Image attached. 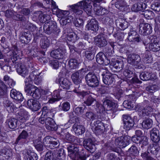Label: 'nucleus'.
I'll list each match as a JSON object with an SVG mask.
<instances>
[{
    "label": "nucleus",
    "instance_id": "13d9d810",
    "mask_svg": "<svg viewBox=\"0 0 160 160\" xmlns=\"http://www.w3.org/2000/svg\"><path fill=\"white\" fill-rule=\"evenodd\" d=\"M152 146L150 147V152L153 154H156L160 149V145L157 143H155Z\"/></svg>",
    "mask_w": 160,
    "mask_h": 160
},
{
    "label": "nucleus",
    "instance_id": "a18cd8bd",
    "mask_svg": "<svg viewBox=\"0 0 160 160\" xmlns=\"http://www.w3.org/2000/svg\"><path fill=\"white\" fill-rule=\"evenodd\" d=\"M28 80V78H26L25 81V91L30 95L31 93L33 91V88H32V83Z\"/></svg>",
    "mask_w": 160,
    "mask_h": 160
},
{
    "label": "nucleus",
    "instance_id": "0eeeda50",
    "mask_svg": "<svg viewBox=\"0 0 160 160\" xmlns=\"http://www.w3.org/2000/svg\"><path fill=\"white\" fill-rule=\"evenodd\" d=\"M101 71H103L102 74V81L105 84L109 85L112 84L115 82V79L113 75L110 73L105 68V70L101 69Z\"/></svg>",
    "mask_w": 160,
    "mask_h": 160
},
{
    "label": "nucleus",
    "instance_id": "49530a36",
    "mask_svg": "<svg viewBox=\"0 0 160 160\" xmlns=\"http://www.w3.org/2000/svg\"><path fill=\"white\" fill-rule=\"evenodd\" d=\"M141 55L142 57V60L144 63H149L151 62V56L150 52L149 51H146L145 53Z\"/></svg>",
    "mask_w": 160,
    "mask_h": 160
},
{
    "label": "nucleus",
    "instance_id": "5701e85b",
    "mask_svg": "<svg viewBox=\"0 0 160 160\" xmlns=\"http://www.w3.org/2000/svg\"><path fill=\"white\" fill-rule=\"evenodd\" d=\"M137 108H138V110L141 113L140 115L142 116H148L149 113L152 112L153 109L150 106H147L144 107L142 105H138Z\"/></svg>",
    "mask_w": 160,
    "mask_h": 160
},
{
    "label": "nucleus",
    "instance_id": "6e6552de",
    "mask_svg": "<svg viewBox=\"0 0 160 160\" xmlns=\"http://www.w3.org/2000/svg\"><path fill=\"white\" fill-rule=\"evenodd\" d=\"M141 58L138 54L130 55L128 58V62L130 64L134 65L135 68H140L141 67Z\"/></svg>",
    "mask_w": 160,
    "mask_h": 160
},
{
    "label": "nucleus",
    "instance_id": "c756f323",
    "mask_svg": "<svg viewBox=\"0 0 160 160\" xmlns=\"http://www.w3.org/2000/svg\"><path fill=\"white\" fill-rule=\"evenodd\" d=\"M151 140L155 143H157L160 140L159 131L155 128H153L150 131Z\"/></svg>",
    "mask_w": 160,
    "mask_h": 160
},
{
    "label": "nucleus",
    "instance_id": "e2e57ef3",
    "mask_svg": "<svg viewBox=\"0 0 160 160\" xmlns=\"http://www.w3.org/2000/svg\"><path fill=\"white\" fill-rule=\"evenodd\" d=\"M138 152L137 148L134 146H132L128 151L129 155L131 156H136L138 155Z\"/></svg>",
    "mask_w": 160,
    "mask_h": 160
},
{
    "label": "nucleus",
    "instance_id": "2f4dec72",
    "mask_svg": "<svg viewBox=\"0 0 160 160\" xmlns=\"http://www.w3.org/2000/svg\"><path fill=\"white\" fill-rule=\"evenodd\" d=\"M50 56L57 59L62 58L64 56L65 51L60 49H58L52 51L50 53Z\"/></svg>",
    "mask_w": 160,
    "mask_h": 160
},
{
    "label": "nucleus",
    "instance_id": "a878e982",
    "mask_svg": "<svg viewBox=\"0 0 160 160\" xmlns=\"http://www.w3.org/2000/svg\"><path fill=\"white\" fill-rule=\"evenodd\" d=\"M56 82L59 84L63 89H69L71 84L68 80L63 77L57 78Z\"/></svg>",
    "mask_w": 160,
    "mask_h": 160
},
{
    "label": "nucleus",
    "instance_id": "8fccbe9b",
    "mask_svg": "<svg viewBox=\"0 0 160 160\" xmlns=\"http://www.w3.org/2000/svg\"><path fill=\"white\" fill-rule=\"evenodd\" d=\"M152 124V121L150 118L144 119L142 123V126L143 128L147 129L151 128Z\"/></svg>",
    "mask_w": 160,
    "mask_h": 160
},
{
    "label": "nucleus",
    "instance_id": "1a4fd4ad",
    "mask_svg": "<svg viewBox=\"0 0 160 160\" xmlns=\"http://www.w3.org/2000/svg\"><path fill=\"white\" fill-rule=\"evenodd\" d=\"M151 42L148 45L149 49L153 52H157L160 50V42L157 37L155 36H152L150 38Z\"/></svg>",
    "mask_w": 160,
    "mask_h": 160
},
{
    "label": "nucleus",
    "instance_id": "09e8293b",
    "mask_svg": "<svg viewBox=\"0 0 160 160\" xmlns=\"http://www.w3.org/2000/svg\"><path fill=\"white\" fill-rule=\"evenodd\" d=\"M73 114L72 113H70L69 114L70 119L68 120V122L65 124L66 127H69L70 126V124L73 123L75 122L78 123L79 122V118L77 116L73 117Z\"/></svg>",
    "mask_w": 160,
    "mask_h": 160
},
{
    "label": "nucleus",
    "instance_id": "774afa93",
    "mask_svg": "<svg viewBox=\"0 0 160 160\" xmlns=\"http://www.w3.org/2000/svg\"><path fill=\"white\" fill-rule=\"evenodd\" d=\"M151 8L154 10L156 14L160 12V3H156L152 4L151 5Z\"/></svg>",
    "mask_w": 160,
    "mask_h": 160
},
{
    "label": "nucleus",
    "instance_id": "052dcab7",
    "mask_svg": "<svg viewBox=\"0 0 160 160\" xmlns=\"http://www.w3.org/2000/svg\"><path fill=\"white\" fill-rule=\"evenodd\" d=\"M8 87L4 82L0 80V96L3 95L7 92Z\"/></svg>",
    "mask_w": 160,
    "mask_h": 160
},
{
    "label": "nucleus",
    "instance_id": "aec40b11",
    "mask_svg": "<svg viewBox=\"0 0 160 160\" xmlns=\"http://www.w3.org/2000/svg\"><path fill=\"white\" fill-rule=\"evenodd\" d=\"M28 108L32 110L36 111L41 108V104L38 101L33 99H29L27 102Z\"/></svg>",
    "mask_w": 160,
    "mask_h": 160
},
{
    "label": "nucleus",
    "instance_id": "4d7b16f0",
    "mask_svg": "<svg viewBox=\"0 0 160 160\" xmlns=\"http://www.w3.org/2000/svg\"><path fill=\"white\" fill-rule=\"evenodd\" d=\"M26 157L27 160H37L38 159L37 154L30 150L27 151Z\"/></svg>",
    "mask_w": 160,
    "mask_h": 160
},
{
    "label": "nucleus",
    "instance_id": "f03ea898",
    "mask_svg": "<svg viewBox=\"0 0 160 160\" xmlns=\"http://www.w3.org/2000/svg\"><path fill=\"white\" fill-rule=\"evenodd\" d=\"M38 121L42 124L45 123L46 128L48 130L53 131H56L57 129V125L52 118L42 116L39 119Z\"/></svg>",
    "mask_w": 160,
    "mask_h": 160
},
{
    "label": "nucleus",
    "instance_id": "4468645a",
    "mask_svg": "<svg viewBox=\"0 0 160 160\" xmlns=\"http://www.w3.org/2000/svg\"><path fill=\"white\" fill-rule=\"evenodd\" d=\"M123 121L124 122V128L127 130L131 129L134 124L133 119L131 117L127 115H123Z\"/></svg>",
    "mask_w": 160,
    "mask_h": 160
},
{
    "label": "nucleus",
    "instance_id": "b1692460",
    "mask_svg": "<svg viewBox=\"0 0 160 160\" xmlns=\"http://www.w3.org/2000/svg\"><path fill=\"white\" fill-rule=\"evenodd\" d=\"M32 83V82L37 85H38L41 82L42 80L41 78L38 75V73L36 71H32L31 73L28 78Z\"/></svg>",
    "mask_w": 160,
    "mask_h": 160
},
{
    "label": "nucleus",
    "instance_id": "864d4df0",
    "mask_svg": "<svg viewBox=\"0 0 160 160\" xmlns=\"http://www.w3.org/2000/svg\"><path fill=\"white\" fill-rule=\"evenodd\" d=\"M141 14L143 15L146 18L148 19H152L155 15V14L152 11L148 10L143 11Z\"/></svg>",
    "mask_w": 160,
    "mask_h": 160
},
{
    "label": "nucleus",
    "instance_id": "9d476101",
    "mask_svg": "<svg viewBox=\"0 0 160 160\" xmlns=\"http://www.w3.org/2000/svg\"><path fill=\"white\" fill-rule=\"evenodd\" d=\"M63 12H66L67 15H64L62 17H58L61 19L59 20V22L61 25L62 27H68L70 26L71 24L72 21L73 19V16L71 15L68 16L69 12L68 11H63Z\"/></svg>",
    "mask_w": 160,
    "mask_h": 160
},
{
    "label": "nucleus",
    "instance_id": "bb28decb",
    "mask_svg": "<svg viewBox=\"0 0 160 160\" xmlns=\"http://www.w3.org/2000/svg\"><path fill=\"white\" fill-rule=\"evenodd\" d=\"M95 126L94 132L96 135L102 134L103 132L104 126L103 123L100 120H97L94 122Z\"/></svg>",
    "mask_w": 160,
    "mask_h": 160
},
{
    "label": "nucleus",
    "instance_id": "ddd939ff",
    "mask_svg": "<svg viewBox=\"0 0 160 160\" xmlns=\"http://www.w3.org/2000/svg\"><path fill=\"white\" fill-rule=\"evenodd\" d=\"M130 138L127 136L119 137L116 138L115 140V144L120 148H123L128 144Z\"/></svg>",
    "mask_w": 160,
    "mask_h": 160
},
{
    "label": "nucleus",
    "instance_id": "39448f33",
    "mask_svg": "<svg viewBox=\"0 0 160 160\" xmlns=\"http://www.w3.org/2000/svg\"><path fill=\"white\" fill-rule=\"evenodd\" d=\"M87 84L90 87L95 88L99 85V82L97 77L93 72H89L86 76Z\"/></svg>",
    "mask_w": 160,
    "mask_h": 160
},
{
    "label": "nucleus",
    "instance_id": "de8ad7c7",
    "mask_svg": "<svg viewBox=\"0 0 160 160\" xmlns=\"http://www.w3.org/2000/svg\"><path fill=\"white\" fill-rule=\"evenodd\" d=\"M106 58L104 53L102 52H99L96 56V59L98 63L100 64H103Z\"/></svg>",
    "mask_w": 160,
    "mask_h": 160
},
{
    "label": "nucleus",
    "instance_id": "338daca9",
    "mask_svg": "<svg viewBox=\"0 0 160 160\" xmlns=\"http://www.w3.org/2000/svg\"><path fill=\"white\" fill-rule=\"evenodd\" d=\"M49 63L51 66L54 69H57L59 67V62L57 60H51L49 61Z\"/></svg>",
    "mask_w": 160,
    "mask_h": 160
},
{
    "label": "nucleus",
    "instance_id": "72a5a7b5",
    "mask_svg": "<svg viewBox=\"0 0 160 160\" xmlns=\"http://www.w3.org/2000/svg\"><path fill=\"white\" fill-rule=\"evenodd\" d=\"M116 24L117 27L121 30H124L128 27V23L125 20L119 18L116 20Z\"/></svg>",
    "mask_w": 160,
    "mask_h": 160
},
{
    "label": "nucleus",
    "instance_id": "f257e3e1",
    "mask_svg": "<svg viewBox=\"0 0 160 160\" xmlns=\"http://www.w3.org/2000/svg\"><path fill=\"white\" fill-rule=\"evenodd\" d=\"M102 0H84L77 4L75 6H73L72 9L73 12L77 15L82 14V9L89 15H90L92 11V6L91 5V2L94 3H99Z\"/></svg>",
    "mask_w": 160,
    "mask_h": 160
},
{
    "label": "nucleus",
    "instance_id": "c85d7f7f",
    "mask_svg": "<svg viewBox=\"0 0 160 160\" xmlns=\"http://www.w3.org/2000/svg\"><path fill=\"white\" fill-rule=\"evenodd\" d=\"M152 70V68H149L144 72H142L139 75L140 79L143 81H148L152 79L153 78L151 77Z\"/></svg>",
    "mask_w": 160,
    "mask_h": 160
},
{
    "label": "nucleus",
    "instance_id": "680f3d73",
    "mask_svg": "<svg viewBox=\"0 0 160 160\" xmlns=\"http://www.w3.org/2000/svg\"><path fill=\"white\" fill-rule=\"evenodd\" d=\"M94 102L97 104V102L96 100L91 96H89L87 98L86 100L83 103L88 106H90Z\"/></svg>",
    "mask_w": 160,
    "mask_h": 160
},
{
    "label": "nucleus",
    "instance_id": "e433bc0d",
    "mask_svg": "<svg viewBox=\"0 0 160 160\" xmlns=\"http://www.w3.org/2000/svg\"><path fill=\"white\" fill-rule=\"evenodd\" d=\"M146 8V4L143 2H138L133 5L131 10L132 11L137 12L142 11Z\"/></svg>",
    "mask_w": 160,
    "mask_h": 160
},
{
    "label": "nucleus",
    "instance_id": "69168bd1",
    "mask_svg": "<svg viewBox=\"0 0 160 160\" xmlns=\"http://www.w3.org/2000/svg\"><path fill=\"white\" fill-rule=\"evenodd\" d=\"M19 58V54L18 51L16 50L12 52L11 54V59L13 63L16 61Z\"/></svg>",
    "mask_w": 160,
    "mask_h": 160
},
{
    "label": "nucleus",
    "instance_id": "c03bdc74",
    "mask_svg": "<svg viewBox=\"0 0 160 160\" xmlns=\"http://www.w3.org/2000/svg\"><path fill=\"white\" fill-rule=\"evenodd\" d=\"M132 139L133 141H135L136 143H139L141 144V147L142 146H146L148 143V138L145 136H142L140 138L133 137Z\"/></svg>",
    "mask_w": 160,
    "mask_h": 160
},
{
    "label": "nucleus",
    "instance_id": "f8f14e48",
    "mask_svg": "<svg viewBox=\"0 0 160 160\" xmlns=\"http://www.w3.org/2000/svg\"><path fill=\"white\" fill-rule=\"evenodd\" d=\"M104 107L106 109L107 113H113L115 112L117 108V105L116 103L112 102V101L107 99L103 102Z\"/></svg>",
    "mask_w": 160,
    "mask_h": 160
},
{
    "label": "nucleus",
    "instance_id": "ea45409f",
    "mask_svg": "<svg viewBox=\"0 0 160 160\" xmlns=\"http://www.w3.org/2000/svg\"><path fill=\"white\" fill-rule=\"evenodd\" d=\"M28 136V133L27 131L25 130H22L17 138L15 142V144H17L18 143H22L23 140L27 139Z\"/></svg>",
    "mask_w": 160,
    "mask_h": 160
},
{
    "label": "nucleus",
    "instance_id": "a211bd4d",
    "mask_svg": "<svg viewBox=\"0 0 160 160\" xmlns=\"http://www.w3.org/2000/svg\"><path fill=\"white\" fill-rule=\"evenodd\" d=\"M86 29L88 31H97L98 29V21L95 19H91L90 21H88L86 26Z\"/></svg>",
    "mask_w": 160,
    "mask_h": 160
},
{
    "label": "nucleus",
    "instance_id": "6e6d98bb",
    "mask_svg": "<svg viewBox=\"0 0 160 160\" xmlns=\"http://www.w3.org/2000/svg\"><path fill=\"white\" fill-rule=\"evenodd\" d=\"M131 67L130 66L127 65L123 68V75L125 77L130 78L132 77V72L130 70Z\"/></svg>",
    "mask_w": 160,
    "mask_h": 160
},
{
    "label": "nucleus",
    "instance_id": "bf43d9fd",
    "mask_svg": "<svg viewBox=\"0 0 160 160\" xmlns=\"http://www.w3.org/2000/svg\"><path fill=\"white\" fill-rule=\"evenodd\" d=\"M30 95L32 96L34 98L36 99H40L41 97L40 90L37 88L36 89L34 88L33 91L30 94Z\"/></svg>",
    "mask_w": 160,
    "mask_h": 160
},
{
    "label": "nucleus",
    "instance_id": "393cba45",
    "mask_svg": "<svg viewBox=\"0 0 160 160\" xmlns=\"http://www.w3.org/2000/svg\"><path fill=\"white\" fill-rule=\"evenodd\" d=\"M0 155V158L3 160H8L12 155V150L7 148H4L1 151Z\"/></svg>",
    "mask_w": 160,
    "mask_h": 160
},
{
    "label": "nucleus",
    "instance_id": "a19ab883",
    "mask_svg": "<svg viewBox=\"0 0 160 160\" xmlns=\"http://www.w3.org/2000/svg\"><path fill=\"white\" fill-rule=\"evenodd\" d=\"M18 120L15 118H12L7 120L6 122L9 128L14 129L16 128L18 125Z\"/></svg>",
    "mask_w": 160,
    "mask_h": 160
},
{
    "label": "nucleus",
    "instance_id": "3c124183",
    "mask_svg": "<svg viewBox=\"0 0 160 160\" xmlns=\"http://www.w3.org/2000/svg\"><path fill=\"white\" fill-rule=\"evenodd\" d=\"M40 45L43 49L47 48L49 45V41L46 37H43L40 40Z\"/></svg>",
    "mask_w": 160,
    "mask_h": 160
},
{
    "label": "nucleus",
    "instance_id": "f3484780",
    "mask_svg": "<svg viewBox=\"0 0 160 160\" xmlns=\"http://www.w3.org/2000/svg\"><path fill=\"white\" fill-rule=\"evenodd\" d=\"M68 156L72 160L75 159L78 155V147L72 145L68 147Z\"/></svg>",
    "mask_w": 160,
    "mask_h": 160
},
{
    "label": "nucleus",
    "instance_id": "37998d69",
    "mask_svg": "<svg viewBox=\"0 0 160 160\" xmlns=\"http://www.w3.org/2000/svg\"><path fill=\"white\" fill-rule=\"evenodd\" d=\"M110 64L118 71H120L124 68V63L122 60H116L115 62H111Z\"/></svg>",
    "mask_w": 160,
    "mask_h": 160
},
{
    "label": "nucleus",
    "instance_id": "7ed1b4c3",
    "mask_svg": "<svg viewBox=\"0 0 160 160\" xmlns=\"http://www.w3.org/2000/svg\"><path fill=\"white\" fill-rule=\"evenodd\" d=\"M43 30L49 34L52 33L57 34L60 32V29L57 27V23L53 21H50L46 23L43 26Z\"/></svg>",
    "mask_w": 160,
    "mask_h": 160
},
{
    "label": "nucleus",
    "instance_id": "4c0bfd02",
    "mask_svg": "<svg viewBox=\"0 0 160 160\" xmlns=\"http://www.w3.org/2000/svg\"><path fill=\"white\" fill-rule=\"evenodd\" d=\"M73 129L75 133L78 135H82L85 132V128L84 126L82 125H78L76 123L74 124Z\"/></svg>",
    "mask_w": 160,
    "mask_h": 160
},
{
    "label": "nucleus",
    "instance_id": "5fc2aeb1",
    "mask_svg": "<svg viewBox=\"0 0 160 160\" xmlns=\"http://www.w3.org/2000/svg\"><path fill=\"white\" fill-rule=\"evenodd\" d=\"M68 64L69 68L72 69L76 68L78 67V63L76 59L72 58L69 61Z\"/></svg>",
    "mask_w": 160,
    "mask_h": 160
},
{
    "label": "nucleus",
    "instance_id": "603ef678",
    "mask_svg": "<svg viewBox=\"0 0 160 160\" xmlns=\"http://www.w3.org/2000/svg\"><path fill=\"white\" fill-rule=\"evenodd\" d=\"M96 117L95 114L91 111L87 112L84 115V118L90 121H92L94 120Z\"/></svg>",
    "mask_w": 160,
    "mask_h": 160
},
{
    "label": "nucleus",
    "instance_id": "c9c22d12",
    "mask_svg": "<svg viewBox=\"0 0 160 160\" xmlns=\"http://www.w3.org/2000/svg\"><path fill=\"white\" fill-rule=\"evenodd\" d=\"M94 10L98 15H102L108 13V11L106 9L101 7L96 3H93Z\"/></svg>",
    "mask_w": 160,
    "mask_h": 160
},
{
    "label": "nucleus",
    "instance_id": "4be33fe9",
    "mask_svg": "<svg viewBox=\"0 0 160 160\" xmlns=\"http://www.w3.org/2000/svg\"><path fill=\"white\" fill-rule=\"evenodd\" d=\"M32 38V34L29 32H22L19 35L20 41L22 43H28Z\"/></svg>",
    "mask_w": 160,
    "mask_h": 160
},
{
    "label": "nucleus",
    "instance_id": "9b49d317",
    "mask_svg": "<svg viewBox=\"0 0 160 160\" xmlns=\"http://www.w3.org/2000/svg\"><path fill=\"white\" fill-rule=\"evenodd\" d=\"M15 68L17 72L23 77H25L29 73V71L25 66L18 62H15Z\"/></svg>",
    "mask_w": 160,
    "mask_h": 160
},
{
    "label": "nucleus",
    "instance_id": "0e129e2a",
    "mask_svg": "<svg viewBox=\"0 0 160 160\" xmlns=\"http://www.w3.org/2000/svg\"><path fill=\"white\" fill-rule=\"evenodd\" d=\"M158 88V86L157 85L153 84L146 87V90L150 92H153L157 91Z\"/></svg>",
    "mask_w": 160,
    "mask_h": 160
},
{
    "label": "nucleus",
    "instance_id": "79ce46f5",
    "mask_svg": "<svg viewBox=\"0 0 160 160\" xmlns=\"http://www.w3.org/2000/svg\"><path fill=\"white\" fill-rule=\"evenodd\" d=\"M28 113L27 112L24 110L20 111V112L18 113L19 116L18 118V121L21 123L25 122L28 119L29 115Z\"/></svg>",
    "mask_w": 160,
    "mask_h": 160
},
{
    "label": "nucleus",
    "instance_id": "7c9ffc66",
    "mask_svg": "<svg viewBox=\"0 0 160 160\" xmlns=\"http://www.w3.org/2000/svg\"><path fill=\"white\" fill-rule=\"evenodd\" d=\"M52 11L53 12H55L58 17H62L64 15H67L66 12H63V10H61L58 8V6L56 5V2L52 0Z\"/></svg>",
    "mask_w": 160,
    "mask_h": 160
},
{
    "label": "nucleus",
    "instance_id": "423d86ee",
    "mask_svg": "<svg viewBox=\"0 0 160 160\" xmlns=\"http://www.w3.org/2000/svg\"><path fill=\"white\" fill-rule=\"evenodd\" d=\"M43 142L45 146L51 149L57 147L59 145L58 140L49 136H47L44 138Z\"/></svg>",
    "mask_w": 160,
    "mask_h": 160
},
{
    "label": "nucleus",
    "instance_id": "58836bf2",
    "mask_svg": "<svg viewBox=\"0 0 160 160\" xmlns=\"http://www.w3.org/2000/svg\"><path fill=\"white\" fill-rule=\"evenodd\" d=\"M37 14L38 15V19L41 23H44L51 19V17L49 15L44 14L41 11H38Z\"/></svg>",
    "mask_w": 160,
    "mask_h": 160
},
{
    "label": "nucleus",
    "instance_id": "cd10ccee",
    "mask_svg": "<svg viewBox=\"0 0 160 160\" xmlns=\"http://www.w3.org/2000/svg\"><path fill=\"white\" fill-rule=\"evenodd\" d=\"M95 41L97 46L100 48L105 47L107 44L106 39L101 35L97 36L95 38Z\"/></svg>",
    "mask_w": 160,
    "mask_h": 160
},
{
    "label": "nucleus",
    "instance_id": "f704fd0d",
    "mask_svg": "<svg viewBox=\"0 0 160 160\" xmlns=\"http://www.w3.org/2000/svg\"><path fill=\"white\" fill-rule=\"evenodd\" d=\"M10 95L12 98L17 101L21 102L23 100V97L21 93L15 89H12L11 91Z\"/></svg>",
    "mask_w": 160,
    "mask_h": 160
},
{
    "label": "nucleus",
    "instance_id": "412c9836",
    "mask_svg": "<svg viewBox=\"0 0 160 160\" xmlns=\"http://www.w3.org/2000/svg\"><path fill=\"white\" fill-rule=\"evenodd\" d=\"M128 39L130 42H138L142 41L139 35L132 29L129 32Z\"/></svg>",
    "mask_w": 160,
    "mask_h": 160
},
{
    "label": "nucleus",
    "instance_id": "dca6fc26",
    "mask_svg": "<svg viewBox=\"0 0 160 160\" xmlns=\"http://www.w3.org/2000/svg\"><path fill=\"white\" fill-rule=\"evenodd\" d=\"M139 32L144 36L150 34L152 32L151 25L148 23L140 24L139 25Z\"/></svg>",
    "mask_w": 160,
    "mask_h": 160
},
{
    "label": "nucleus",
    "instance_id": "473e14b6",
    "mask_svg": "<svg viewBox=\"0 0 160 160\" xmlns=\"http://www.w3.org/2000/svg\"><path fill=\"white\" fill-rule=\"evenodd\" d=\"M83 146L84 148L88 151L91 152L93 151L95 147L92 140L90 138L86 139L83 141Z\"/></svg>",
    "mask_w": 160,
    "mask_h": 160
},
{
    "label": "nucleus",
    "instance_id": "6ab92c4d",
    "mask_svg": "<svg viewBox=\"0 0 160 160\" xmlns=\"http://www.w3.org/2000/svg\"><path fill=\"white\" fill-rule=\"evenodd\" d=\"M115 5L117 8L122 12H128L129 10V6L125 0H117Z\"/></svg>",
    "mask_w": 160,
    "mask_h": 160
},
{
    "label": "nucleus",
    "instance_id": "2eb2a0df",
    "mask_svg": "<svg viewBox=\"0 0 160 160\" xmlns=\"http://www.w3.org/2000/svg\"><path fill=\"white\" fill-rule=\"evenodd\" d=\"M84 74V70L83 68L73 73L71 77L73 82L76 84H79L81 82L82 77Z\"/></svg>",
    "mask_w": 160,
    "mask_h": 160
},
{
    "label": "nucleus",
    "instance_id": "20e7f679",
    "mask_svg": "<svg viewBox=\"0 0 160 160\" xmlns=\"http://www.w3.org/2000/svg\"><path fill=\"white\" fill-rule=\"evenodd\" d=\"M40 100L43 103L49 102L53 103L59 101L61 99L60 94V91L58 90L54 91L51 95L48 96L45 94L44 96L40 98Z\"/></svg>",
    "mask_w": 160,
    "mask_h": 160
}]
</instances>
